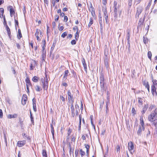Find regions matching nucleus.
I'll return each instance as SVG.
<instances>
[{
  "label": "nucleus",
  "instance_id": "nucleus-41",
  "mask_svg": "<svg viewBox=\"0 0 157 157\" xmlns=\"http://www.w3.org/2000/svg\"><path fill=\"white\" fill-rule=\"evenodd\" d=\"M150 106L148 109L150 111H151L153 109H155L156 108L155 105H153L152 104L150 105Z\"/></svg>",
  "mask_w": 157,
  "mask_h": 157
},
{
  "label": "nucleus",
  "instance_id": "nucleus-62",
  "mask_svg": "<svg viewBox=\"0 0 157 157\" xmlns=\"http://www.w3.org/2000/svg\"><path fill=\"white\" fill-rule=\"evenodd\" d=\"M73 30L75 31V30H77V31H78V28L77 26H75L73 28Z\"/></svg>",
  "mask_w": 157,
  "mask_h": 157
},
{
  "label": "nucleus",
  "instance_id": "nucleus-57",
  "mask_svg": "<svg viewBox=\"0 0 157 157\" xmlns=\"http://www.w3.org/2000/svg\"><path fill=\"white\" fill-rule=\"evenodd\" d=\"M20 124L21 126V129H23L24 128H23V121H20Z\"/></svg>",
  "mask_w": 157,
  "mask_h": 157
},
{
  "label": "nucleus",
  "instance_id": "nucleus-14",
  "mask_svg": "<svg viewBox=\"0 0 157 157\" xmlns=\"http://www.w3.org/2000/svg\"><path fill=\"white\" fill-rule=\"evenodd\" d=\"M145 17H144L143 19L142 18H140V19L138 24V27H140L141 25H143V23L144 21Z\"/></svg>",
  "mask_w": 157,
  "mask_h": 157
},
{
  "label": "nucleus",
  "instance_id": "nucleus-31",
  "mask_svg": "<svg viewBox=\"0 0 157 157\" xmlns=\"http://www.w3.org/2000/svg\"><path fill=\"white\" fill-rule=\"evenodd\" d=\"M4 13V10L3 8H0V17L1 18H2L1 15L2 16V17H3L4 16L3 15V13Z\"/></svg>",
  "mask_w": 157,
  "mask_h": 157
},
{
  "label": "nucleus",
  "instance_id": "nucleus-27",
  "mask_svg": "<svg viewBox=\"0 0 157 157\" xmlns=\"http://www.w3.org/2000/svg\"><path fill=\"white\" fill-rule=\"evenodd\" d=\"M127 34L126 38L127 39V40H130V30L129 29H128L127 30Z\"/></svg>",
  "mask_w": 157,
  "mask_h": 157
},
{
  "label": "nucleus",
  "instance_id": "nucleus-4",
  "mask_svg": "<svg viewBox=\"0 0 157 157\" xmlns=\"http://www.w3.org/2000/svg\"><path fill=\"white\" fill-rule=\"evenodd\" d=\"M109 57L106 55L105 54V56L104 58V61L105 67H106L107 70H109Z\"/></svg>",
  "mask_w": 157,
  "mask_h": 157
},
{
  "label": "nucleus",
  "instance_id": "nucleus-52",
  "mask_svg": "<svg viewBox=\"0 0 157 157\" xmlns=\"http://www.w3.org/2000/svg\"><path fill=\"white\" fill-rule=\"evenodd\" d=\"M30 117L31 118V122L32 124L33 125L34 124V121L33 120V117L32 115H30Z\"/></svg>",
  "mask_w": 157,
  "mask_h": 157
},
{
  "label": "nucleus",
  "instance_id": "nucleus-18",
  "mask_svg": "<svg viewBox=\"0 0 157 157\" xmlns=\"http://www.w3.org/2000/svg\"><path fill=\"white\" fill-rule=\"evenodd\" d=\"M147 108L148 105H144V107L142 109V111H141V113L143 115L145 113Z\"/></svg>",
  "mask_w": 157,
  "mask_h": 157
},
{
  "label": "nucleus",
  "instance_id": "nucleus-12",
  "mask_svg": "<svg viewBox=\"0 0 157 157\" xmlns=\"http://www.w3.org/2000/svg\"><path fill=\"white\" fill-rule=\"evenodd\" d=\"M26 141L25 140L18 141L17 143V145L19 147H22L26 143Z\"/></svg>",
  "mask_w": 157,
  "mask_h": 157
},
{
  "label": "nucleus",
  "instance_id": "nucleus-53",
  "mask_svg": "<svg viewBox=\"0 0 157 157\" xmlns=\"http://www.w3.org/2000/svg\"><path fill=\"white\" fill-rule=\"evenodd\" d=\"M55 17H56L55 20L56 21H57L59 19V16L58 14H56L55 16Z\"/></svg>",
  "mask_w": 157,
  "mask_h": 157
},
{
  "label": "nucleus",
  "instance_id": "nucleus-35",
  "mask_svg": "<svg viewBox=\"0 0 157 157\" xmlns=\"http://www.w3.org/2000/svg\"><path fill=\"white\" fill-rule=\"evenodd\" d=\"M93 23V20L92 17L90 18V21L88 24V27L90 28L91 25Z\"/></svg>",
  "mask_w": 157,
  "mask_h": 157
},
{
  "label": "nucleus",
  "instance_id": "nucleus-51",
  "mask_svg": "<svg viewBox=\"0 0 157 157\" xmlns=\"http://www.w3.org/2000/svg\"><path fill=\"white\" fill-rule=\"evenodd\" d=\"M74 98L71 99L69 100L68 101V102L69 103L71 102V105H73V103H74Z\"/></svg>",
  "mask_w": 157,
  "mask_h": 157
},
{
  "label": "nucleus",
  "instance_id": "nucleus-48",
  "mask_svg": "<svg viewBox=\"0 0 157 157\" xmlns=\"http://www.w3.org/2000/svg\"><path fill=\"white\" fill-rule=\"evenodd\" d=\"M69 149V153H70V155H71V154L72 153L73 156H74V149H72L71 148H70Z\"/></svg>",
  "mask_w": 157,
  "mask_h": 157
},
{
  "label": "nucleus",
  "instance_id": "nucleus-5",
  "mask_svg": "<svg viewBox=\"0 0 157 157\" xmlns=\"http://www.w3.org/2000/svg\"><path fill=\"white\" fill-rule=\"evenodd\" d=\"M143 10V8L141 7H139L137 8V11L136 15V18L138 19L139 15L141 14Z\"/></svg>",
  "mask_w": 157,
  "mask_h": 157
},
{
  "label": "nucleus",
  "instance_id": "nucleus-3",
  "mask_svg": "<svg viewBox=\"0 0 157 157\" xmlns=\"http://www.w3.org/2000/svg\"><path fill=\"white\" fill-rule=\"evenodd\" d=\"M102 11L103 13V15L105 19L106 22L107 23L108 21V14L107 10V7L105 6H102Z\"/></svg>",
  "mask_w": 157,
  "mask_h": 157
},
{
  "label": "nucleus",
  "instance_id": "nucleus-24",
  "mask_svg": "<svg viewBox=\"0 0 157 157\" xmlns=\"http://www.w3.org/2000/svg\"><path fill=\"white\" fill-rule=\"evenodd\" d=\"M51 132L52 135V137L53 139H54V127L52 124H51Z\"/></svg>",
  "mask_w": 157,
  "mask_h": 157
},
{
  "label": "nucleus",
  "instance_id": "nucleus-45",
  "mask_svg": "<svg viewBox=\"0 0 157 157\" xmlns=\"http://www.w3.org/2000/svg\"><path fill=\"white\" fill-rule=\"evenodd\" d=\"M116 152L117 153H120V147L119 145H117V146L116 147Z\"/></svg>",
  "mask_w": 157,
  "mask_h": 157
},
{
  "label": "nucleus",
  "instance_id": "nucleus-8",
  "mask_svg": "<svg viewBox=\"0 0 157 157\" xmlns=\"http://www.w3.org/2000/svg\"><path fill=\"white\" fill-rule=\"evenodd\" d=\"M42 87L44 90H47L48 89V82L47 81H45V80H43V82L42 81Z\"/></svg>",
  "mask_w": 157,
  "mask_h": 157
},
{
  "label": "nucleus",
  "instance_id": "nucleus-38",
  "mask_svg": "<svg viewBox=\"0 0 157 157\" xmlns=\"http://www.w3.org/2000/svg\"><path fill=\"white\" fill-rule=\"evenodd\" d=\"M75 40H77L79 36V32L78 31H77L76 33L75 34Z\"/></svg>",
  "mask_w": 157,
  "mask_h": 157
},
{
  "label": "nucleus",
  "instance_id": "nucleus-44",
  "mask_svg": "<svg viewBox=\"0 0 157 157\" xmlns=\"http://www.w3.org/2000/svg\"><path fill=\"white\" fill-rule=\"evenodd\" d=\"M67 33H68L67 31L63 33L61 35V36L62 37L64 38L67 35Z\"/></svg>",
  "mask_w": 157,
  "mask_h": 157
},
{
  "label": "nucleus",
  "instance_id": "nucleus-28",
  "mask_svg": "<svg viewBox=\"0 0 157 157\" xmlns=\"http://www.w3.org/2000/svg\"><path fill=\"white\" fill-rule=\"evenodd\" d=\"M142 132V129H141V125H139L138 130L137 132V135H140V136L141 135Z\"/></svg>",
  "mask_w": 157,
  "mask_h": 157
},
{
  "label": "nucleus",
  "instance_id": "nucleus-50",
  "mask_svg": "<svg viewBox=\"0 0 157 157\" xmlns=\"http://www.w3.org/2000/svg\"><path fill=\"white\" fill-rule=\"evenodd\" d=\"M71 73L73 74L74 77L75 78L76 77H77L76 73L74 71V70H72L71 71Z\"/></svg>",
  "mask_w": 157,
  "mask_h": 157
},
{
  "label": "nucleus",
  "instance_id": "nucleus-32",
  "mask_svg": "<svg viewBox=\"0 0 157 157\" xmlns=\"http://www.w3.org/2000/svg\"><path fill=\"white\" fill-rule=\"evenodd\" d=\"M56 42L55 41L53 42L52 46L51 48V51L50 52V54H51L52 51L53 50V49H54L55 46L56 45Z\"/></svg>",
  "mask_w": 157,
  "mask_h": 157
},
{
  "label": "nucleus",
  "instance_id": "nucleus-55",
  "mask_svg": "<svg viewBox=\"0 0 157 157\" xmlns=\"http://www.w3.org/2000/svg\"><path fill=\"white\" fill-rule=\"evenodd\" d=\"M3 117V113L2 109H0V118H2Z\"/></svg>",
  "mask_w": 157,
  "mask_h": 157
},
{
  "label": "nucleus",
  "instance_id": "nucleus-64",
  "mask_svg": "<svg viewBox=\"0 0 157 157\" xmlns=\"http://www.w3.org/2000/svg\"><path fill=\"white\" fill-rule=\"evenodd\" d=\"M44 2L45 4H46L47 6H48V0H44Z\"/></svg>",
  "mask_w": 157,
  "mask_h": 157
},
{
  "label": "nucleus",
  "instance_id": "nucleus-22",
  "mask_svg": "<svg viewBox=\"0 0 157 157\" xmlns=\"http://www.w3.org/2000/svg\"><path fill=\"white\" fill-rule=\"evenodd\" d=\"M99 24L100 25V32L101 33H102V30L103 28V26L102 23V19L99 20Z\"/></svg>",
  "mask_w": 157,
  "mask_h": 157
},
{
  "label": "nucleus",
  "instance_id": "nucleus-42",
  "mask_svg": "<svg viewBox=\"0 0 157 157\" xmlns=\"http://www.w3.org/2000/svg\"><path fill=\"white\" fill-rule=\"evenodd\" d=\"M46 53V52H42L41 56L43 61L44 60V59L45 58Z\"/></svg>",
  "mask_w": 157,
  "mask_h": 157
},
{
  "label": "nucleus",
  "instance_id": "nucleus-19",
  "mask_svg": "<svg viewBox=\"0 0 157 157\" xmlns=\"http://www.w3.org/2000/svg\"><path fill=\"white\" fill-rule=\"evenodd\" d=\"M25 81L26 83V84H28V86L29 85L31 87L32 86V85L31 84L30 80L29 78V77H27Z\"/></svg>",
  "mask_w": 157,
  "mask_h": 157
},
{
  "label": "nucleus",
  "instance_id": "nucleus-20",
  "mask_svg": "<svg viewBox=\"0 0 157 157\" xmlns=\"http://www.w3.org/2000/svg\"><path fill=\"white\" fill-rule=\"evenodd\" d=\"M17 38L18 39H20L22 37V35L21 33L20 29H18V33L17 35Z\"/></svg>",
  "mask_w": 157,
  "mask_h": 157
},
{
  "label": "nucleus",
  "instance_id": "nucleus-15",
  "mask_svg": "<svg viewBox=\"0 0 157 157\" xmlns=\"http://www.w3.org/2000/svg\"><path fill=\"white\" fill-rule=\"evenodd\" d=\"M67 94L68 95V101L74 98L70 90H68Z\"/></svg>",
  "mask_w": 157,
  "mask_h": 157
},
{
  "label": "nucleus",
  "instance_id": "nucleus-16",
  "mask_svg": "<svg viewBox=\"0 0 157 157\" xmlns=\"http://www.w3.org/2000/svg\"><path fill=\"white\" fill-rule=\"evenodd\" d=\"M85 147L86 149V155L87 156H89V149L90 148V146L88 145V144H85Z\"/></svg>",
  "mask_w": 157,
  "mask_h": 157
},
{
  "label": "nucleus",
  "instance_id": "nucleus-39",
  "mask_svg": "<svg viewBox=\"0 0 157 157\" xmlns=\"http://www.w3.org/2000/svg\"><path fill=\"white\" fill-rule=\"evenodd\" d=\"M114 17H115V18H116L117 17V15H118V14H117V7H115L114 8Z\"/></svg>",
  "mask_w": 157,
  "mask_h": 157
},
{
  "label": "nucleus",
  "instance_id": "nucleus-30",
  "mask_svg": "<svg viewBox=\"0 0 157 157\" xmlns=\"http://www.w3.org/2000/svg\"><path fill=\"white\" fill-rule=\"evenodd\" d=\"M22 135L23 136L24 138L25 139H27L28 140H30V138L29 136H27L25 133H23L22 134Z\"/></svg>",
  "mask_w": 157,
  "mask_h": 157
},
{
  "label": "nucleus",
  "instance_id": "nucleus-46",
  "mask_svg": "<svg viewBox=\"0 0 157 157\" xmlns=\"http://www.w3.org/2000/svg\"><path fill=\"white\" fill-rule=\"evenodd\" d=\"M81 156L82 157L84 156L85 154V152L84 151H83L82 149H81L80 150Z\"/></svg>",
  "mask_w": 157,
  "mask_h": 157
},
{
  "label": "nucleus",
  "instance_id": "nucleus-9",
  "mask_svg": "<svg viewBox=\"0 0 157 157\" xmlns=\"http://www.w3.org/2000/svg\"><path fill=\"white\" fill-rule=\"evenodd\" d=\"M89 11L91 12L92 15L93 17L95 16V10L94 8L92 6L91 3L90 4V6L89 8Z\"/></svg>",
  "mask_w": 157,
  "mask_h": 157
},
{
  "label": "nucleus",
  "instance_id": "nucleus-17",
  "mask_svg": "<svg viewBox=\"0 0 157 157\" xmlns=\"http://www.w3.org/2000/svg\"><path fill=\"white\" fill-rule=\"evenodd\" d=\"M33 63L31 64V65L30 67V70H33V69L35 67L36 64V61L35 60H33Z\"/></svg>",
  "mask_w": 157,
  "mask_h": 157
},
{
  "label": "nucleus",
  "instance_id": "nucleus-23",
  "mask_svg": "<svg viewBox=\"0 0 157 157\" xmlns=\"http://www.w3.org/2000/svg\"><path fill=\"white\" fill-rule=\"evenodd\" d=\"M82 62L84 67V70L86 71L87 69V65L86 62L85 61V59L84 58H83L82 59Z\"/></svg>",
  "mask_w": 157,
  "mask_h": 157
},
{
  "label": "nucleus",
  "instance_id": "nucleus-49",
  "mask_svg": "<svg viewBox=\"0 0 157 157\" xmlns=\"http://www.w3.org/2000/svg\"><path fill=\"white\" fill-rule=\"evenodd\" d=\"M4 139H5V142L6 145V146H7V140L6 136L5 134L4 135Z\"/></svg>",
  "mask_w": 157,
  "mask_h": 157
},
{
  "label": "nucleus",
  "instance_id": "nucleus-60",
  "mask_svg": "<svg viewBox=\"0 0 157 157\" xmlns=\"http://www.w3.org/2000/svg\"><path fill=\"white\" fill-rule=\"evenodd\" d=\"M132 112L133 113V115L136 114V111L134 107H133L132 109Z\"/></svg>",
  "mask_w": 157,
  "mask_h": 157
},
{
  "label": "nucleus",
  "instance_id": "nucleus-36",
  "mask_svg": "<svg viewBox=\"0 0 157 157\" xmlns=\"http://www.w3.org/2000/svg\"><path fill=\"white\" fill-rule=\"evenodd\" d=\"M42 154L43 157H47V152L45 149H43L42 150Z\"/></svg>",
  "mask_w": 157,
  "mask_h": 157
},
{
  "label": "nucleus",
  "instance_id": "nucleus-43",
  "mask_svg": "<svg viewBox=\"0 0 157 157\" xmlns=\"http://www.w3.org/2000/svg\"><path fill=\"white\" fill-rule=\"evenodd\" d=\"M138 103L140 105H143V100L142 99L140 98H138Z\"/></svg>",
  "mask_w": 157,
  "mask_h": 157
},
{
  "label": "nucleus",
  "instance_id": "nucleus-63",
  "mask_svg": "<svg viewBox=\"0 0 157 157\" xmlns=\"http://www.w3.org/2000/svg\"><path fill=\"white\" fill-rule=\"evenodd\" d=\"M60 98L61 100L62 101H63L65 102V98L64 97L62 96H60Z\"/></svg>",
  "mask_w": 157,
  "mask_h": 157
},
{
  "label": "nucleus",
  "instance_id": "nucleus-47",
  "mask_svg": "<svg viewBox=\"0 0 157 157\" xmlns=\"http://www.w3.org/2000/svg\"><path fill=\"white\" fill-rule=\"evenodd\" d=\"M128 41V50L130 52V40H127Z\"/></svg>",
  "mask_w": 157,
  "mask_h": 157
},
{
  "label": "nucleus",
  "instance_id": "nucleus-7",
  "mask_svg": "<svg viewBox=\"0 0 157 157\" xmlns=\"http://www.w3.org/2000/svg\"><path fill=\"white\" fill-rule=\"evenodd\" d=\"M27 101V96L26 94L23 95L22 98L21 99V103L23 105H25L26 102Z\"/></svg>",
  "mask_w": 157,
  "mask_h": 157
},
{
  "label": "nucleus",
  "instance_id": "nucleus-33",
  "mask_svg": "<svg viewBox=\"0 0 157 157\" xmlns=\"http://www.w3.org/2000/svg\"><path fill=\"white\" fill-rule=\"evenodd\" d=\"M35 87L36 91L40 92L42 90V89L38 85H36Z\"/></svg>",
  "mask_w": 157,
  "mask_h": 157
},
{
  "label": "nucleus",
  "instance_id": "nucleus-11",
  "mask_svg": "<svg viewBox=\"0 0 157 157\" xmlns=\"http://www.w3.org/2000/svg\"><path fill=\"white\" fill-rule=\"evenodd\" d=\"M7 9L8 10H9L10 12V14L12 13L13 14H15V10L13 9V7L12 6H10L7 7Z\"/></svg>",
  "mask_w": 157,
  "mask_h": 157
},
{
  "label": "nucleus",
  "instance_id": "nucleus-34",
  "mask_svg": "<svg viewBox=\"0 0 157 157\" xmlns=\"http://www.w3.org/2000/svg\"><path fill=\"white\" fill-rule=\"evenodd\" d=\"M140 125H141V127H142V126H144V122L143 121L142 117V118H141V117L140 118Z\"/></svg>",
  "mask_w": 157,
  "mask_h": 157
},
{
  "label": "nucleus",
  "instance_id": "nucleus-21",
  "mask_svg": "<svg viewBox=\"0 0 157 157\" xmlns=\"http://www.w3.org/2000/svg\"><path fill=\"white\" fill-rule=\"evenodd\" d=\"M14 22L15 29L17 30V26L19 27V22L17 20V17L16 18L14 17Z\"/></svg>",
  "mask_w": 157,
  "mask_h": 157
},
{
  "label": "nucleus",
  "instance_id": "nucleus-37",
  "mask_svg": "<svg viewBox=\"0 0 157 157\" xmlns=\"http://www.w3.org/2000/svg\"><path fill=\"white\" fill-rule=\"evenodd\" d=\"M69 73V72L68 70H65L63 73V76L66 77H67V76H68Z\"/></svg>",
  "mask_w": 157,
  "mask_h": 157
},
{
  "label": "nucleus",
  "instance_id": "nucleus-10",
  "mask_svg": "<svg viewBox=\"0 0 157 157\" xmlns=\"http://www.w3.org/2000/svg\"><path fill=\"white\" fill-rule=\"evenodd\" d=\"M151 92L152 95L153 96L157 95V92L156 91V88L155 86L152 85L151 86Z\"/></svg>",
  "mask_w": 157,
  "mask_h": 157
},
{
  "label": "nucleus",
  "instance_id": "nucleus-61",
  "mask_svg": "<svg viewBox=\"0 0 157 157\" xmlns=\"http://www.w3.org/2000/svg\"><path fill=\"white\" fill-rule=\"evenodd\" d=\"M68 18L67 16H64V18L63 21L65 22H67V21H68Z\"/></svg>",
  "mask_w": 157,
  "mask_h": 157
},
{
  "label": "nucleus",
  "instance_id": "nucleus-25",
  "mask_svg": "<svg viewBox=\"0 0 157 157\" xmlns=\"http://www.w3.org/2000/svg\"><path fill=\"white\" fill-rule=\"evenodd\" d=\"M17 117V115L16 114H14L13 115H11L9 114L8 115L7 117L8 118H15Z\"/></svg>",
  "mask_w": 157,
  "mask_h": 157
},
{
  "label": "nucleus",
  "instance_id": "nucleus-59",
  "mask_svg": "<svg viewBox=\"0 0 157 157\" xmlns=\"http://www.w3.org/2000/svg\"><path fill=\"white\" fill-rule=\"evenodd\" d=\"M76 41L75 40H73L71 41V44L72 45H74L76 44Z\"/></svg>",
  "mask_w": 157,
  "mask_h": 157
},
{
  "label": "nucleus",
  "instance_id": "nucleus-56",
  "mask_svg": "<svg viewBox=\"0 0 157 157\" xmlns=\"http://www.w3.org/2000/svg\"><path fill=\"white\" fill-rule=\"evenodd\" d=\"M33 108L34 111L35 112L36 111L37 109L36 108V104L33 105Z\"/></svg>",
  "mask_w": 157,
  "mask_h": 157
},
{
  "label": "nucleus",
  "instance_id": "nucleus-1",
  "mask_svg": "<svg viewBox=\"0 0 157 157\" xmlns=\"http://www.w3.org/2000/svg\"><path fill=\"white\" fill-rule=\"evenodd\" d=\"M100 83L101 91L104 92L105 91V88L104 87V74L101 72L100 76Z\"/></svg>",
  "mask_w": 157,
  "mask_h": 157
},
{
  "label": "nucleus",
  "instance_id": "nucleus-6",
  "mask_svg": "<svg viewBox=\"0 0 157 157\" xmlns=\"http://www.w3.org/2000/svg\"><path fill=\"white\" fill-rule=\"evenodd\" d=\"M128 148L129 151L130 152V153L132 154L133 153L131 151L134 148V146L133 142H130L128 143Z\"/></svg>",
  "mask_w": 157,
  "mask_h": 157
},
{
  "label": "nucleus",
  "instance_id": "nucleus-29",
  "mask_svg": "<svg viewBox=\"0 0 157 157\" xmlns=\"http://www.w3.org/2000/svg\"><path fill=\"white\" fill-rule=\"evenodd\" d=\"M39 78L37 76H35L32 79V81L35 82H37L38 81Z\"/></svg>",
  "mask_w": 157,
  "mask_h": 157
},
{
  "label": "nucleus",
  "instance_id": "nucleus-13",
  "mask_svg": "<svg viewBox=\"0 0 157 157\" xmlns=\"http://www.w3.org/2000/svg\"><path fill=\"white\" fill-rule=\"evenodd\" d=\"M143 85L147 89L148 92H149L150 86L148 82L144 81H143Z\"/></svg>",
  "mask_w": 157,
  "mask_h": 157
},
{
  "label": "nucleus",
  "instance_id": "nucleus-54",
  "mask_svg": "<svg viewBox=\"0 0 157 157\" xmlns=\"http://www.w3.org/2000/svg\"><path fill=\"white\" fill-rule=\"evenodd\" d=\"M40 31V29H36V32L35 33V36H37L38 35V34H39V32Z\"/></svg>",
  "mask_w": 157,
  "mask_h": 157
},
{
  "label": "nucleus",
  "instance_id": "nucleus-2",
  "mask_svg": "<svg viewBox=\"0 0 157 157\" xmlns=\"http://www.w3.org/2000/svg\"><path fill=\"white\" fill-rule=\"evenodd\" d=\"M157 119V110L156 108L153 113H151L148 116V120L151 122L155 121Z\"/></svg>",
  "mask_w": 157,
  "mask_h": 157
},
{
  "label": "nucleus",
  "instance_id": "nucleus-26",
  "mask_svg": "<svg viewBox=\"0 0 157 157\" xmlns=\"http://www.w3.org/2000/svg\"><path fill=\"white\" fill-rule=\"evenodd\" d=\"M6 29L9 38H10V35H11L10 30L8 26L6 28Z\"/></svg>",
  "mask_w": 157,
  "mask_h": 157
},
{
  "label": "nucleus",
  "instance_id": "nucleus-40",
  "mask_svg": "<svg viewBox=\"0 0 157 157\" xmlns=\"http://www.w3.org/2000/svg\"><path fill=\"white\" fill-rule=\"evenodd\" d=\"M147 56L149 59L151 60V58L152 56L151 52L150 51H149L147 53Z\"/></svg>",
  "mask_w": 157,
  "mask_h": 157
},
{
  "label": "nucleus",
  "instance_id": "nucleus-58",
  "mask_svg": "<svg viewBox=\"0 0 157 157\" xmlns=\"http://www.w3.org/2000/svg\"><path fill=\"white\" fill-rule=\"evenodd\" d=\"M79 151L78 150L76 149L75 151V157H77L78 154V152Z\"/></svg>",
  "mask_w": 157,
  "mask_h": 157
}]
</instances>
